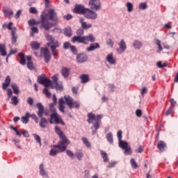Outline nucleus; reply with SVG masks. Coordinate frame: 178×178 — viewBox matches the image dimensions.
<instances>
[{"label":"nucleus","instance_id":"obj_26","mask_svg":"<svg viewBox=\"0 0 178 178\" xmlns=\"http://www.w3.org/2000/svg\"><path fill=\"white\" fill-rule=\"evenodd\" d=\"M3 13L5 15L6 17H8L10 19L13 15H14V13L12 10H8V9H4L3 10Z\"/></svg>","mask_w":178,"mask_h":178},{"label":"nucleus","instance_id":"obj_13","mask_svg":"<svg viewBox=\"0 0 178 178\" xmlns=\"http://www.w3.org/2000/svg\"><path fill=\"white\" fill-rule=\"evenodd\" d=\"M86 9L87 8H85V7L82 5H76L73 12L76 14L84 15Z\"/></svg>","mask_w":178,"mask_h":178},{"label":"nucleus","instance_id":"obj_53","mask_svg":"<svg viewBox=\"0 0 178 178\" xmlns=\"http://www.w3.org/2000/svg\"><path fill=\"white\" fill-rule=\"evenodd\" d=\"M126 6H127V11H129V12H132V11H133V10H134V6H133L132 3H127L126 4Z\"/></svg>","mask_w":178,"mask_h":178},{"label":"nucleus","instance_id":"obj_5","mask_svg":"<svg viewBox=\"0 0 178 178\" xmlns=\"http://www.w3.org/2000/svg\"><path fill=\"white\" fill-rule=\"evenodd\" d=\"M49 122L50 124H60L62 125L65 124V123L63 120L61 116H60L58 114V113H54L51 114L50 119H49Z\"/></svg>","mask_w":178,"mask_h":178},{"label":"nucleus","instance_id":"obj_56","mask_svg":"<svg viewBox=\"0 0 178 178\" xmlns=\"http://www.w3.org/2000/svg\"><path fill=\"white\" fill-rule=\"evenodd\" d=\"M72 45L71 43L69 42H66L63 43V49H68L69 48H71Z\"/></svg>","mask_w":178,"mask_h":178},{"label":"nucleus","instance_id":"obj_48","mask_svg":"<svg viewBox=\"0 0 178 178\" xmlns=\"http://www.w3.org/2000/svg\"><path fill=\"white\" fill-rule=\"evenodd\" d=\"M81 140L83 143L86 145V146H87L88 147H91V143L89 142L88 138L83 137L81 138Z\"/></svg>","mask_w":178,"mask_h":178},{"label":"nucleus","instance_id":"obj_24","mask_svg":"<svg viewBox=\"0 0 178 178\" xmlns=\"http://www.w3.org/2000/svg\"><path fill=\"white\" fill-rule=\"evenodd\" d=\"M88 120L87 122L89 124L93 123L94 120L96 121V115L95 113H89L87 114Z\"/></svg>","mask_w":178,"mask_h":178},{"label":"nucleus","instance_id":"obj_15","mask_svg":"<svg viewBox=\"0 0 178 178\" xmlns=\"http://www.w3.org/2000/svg\"><path fill=\"white\" fill-rule=\"evenodd\" d=\"M88 57L87 56V54H79L76 56V61L79 63H83L86 61H87Z\"/></svg>","mask_w":178,"mask_h":178},{"label":"nucleus","instance_id":"obj_59","mask_svg":"<svg viewBox=\"0 0 178 178\" xmlns=\"http://www.w3.org/2000/svg\"><path fill=\"white\" fill-rule=\"evenodd\" d=\"M7 95H8V100H9L13 96V91L10 88L7 89Z\"/></svg>","mask_w":178,"mask_h":178},{"label":"nucleus","instance_id":"obj_35","mask_svg":"<svg viewBox=\"0 0 178 178\" xmlns=\"http://www.w3.org/2000/svg\"><path fill=\"white\" fill-rule=\"evenodd\" d=\"M79 78L83 83H86L90 81L89 75L88 74H82L79 76Z\"/></svg>","mask_w":178,"mask_h":178},{"label":"nucleus","instance_id":"obj_16","mask_svg":"<svg viewBox=\"0 0 178 178\" xmlns=\"http://www.w3.org/2000/svg\"><path fill=\"white\" fill-rule=\"evenodd\" d=\"M65 103L63 97H61L58 99V110L63 113H64L65 112Z\"/></svg>","mask_w":178,"mask_h":178},{"label":"nucleus","instance_id":"obj_55","mask_svg":"<svg viewBox=\"0 0 178 178\" xmlns=\"http://www.w3.org/2000/svg\"><path fill=\"white\" fill-rule=\"evenodd\" d=\"M31 36H33L34 35H33V33H39V30H38V28H37V27H33V28H31Z\"/></svg>","mask_w":178,"mask_h":178},{"label":"nucleus","instance_id":"obj_60","mask_svg":"<svg viewBox=\"0 0 178 178\" xmlns=\"http://www.w3.org/2000/svg\"><path fill=\"white\" fill-rule=\"evenodd\" d=\"M65 152H66L67 155L68 156H70V158H73V156H74V154L70 149H66Z\"/></svg>","mask_w":178,"mask_h":178},{"label":"nucleus","instance_id":"obj_11","mask_svg":"<svg viewBox=\"0 0 178 178\" xmlns=\"http://www.w3.org/2000/svg\"><path fill=\"white\" fill-rule=\"evenodd\" d=\"M118 45L119 48L116 49V51L118 52V54H122L127 49V44L124 40H121L120 42L118 43Z\"/></svg>","mask_w":178,"mask_h":178},{"label":"nucleus","instance_id":"obj_39","mask_svg":"<svg viewBox=\"0 0 178 178\" xmlns=\"http://www.w3.org/2000/svg\"><path fill=\"white\" fill-rule=\"evenodd\" d=\"M40 175L41 176H47V174L44 170V163H41L40 165Z\"/></svg>","mask_w":178,"mask_h":178},{"label":"nucleus","instance_id":"obj_6","mask_svg":"<svg viewBox=\"0 0 178 178\" xmlns=\"http://www.w3.org/2000/svg\"><path fill=\"white\" fill-rule=\"evenodd\" d=\"M37 81L38 83L42 84L45 88H47L51 85V80L45 77V74L38 76Z\"/></svg>","mask_w":178,"mask_h":178},{"label":"nucleus","instance_id":"obj_18","mask_svg":"<svg viewBox=\"0 0 178 178\" xmlns=\"http://www.w3.org/2000/svg\"><path fill=\"white\" fill-rule=\"evenodd\" d=\"M101 47L99 43H92L88 47L86 48V51H92Z\"/></svg>","mask_w":178,"mask_h":178},{"label":"nucleus","instance_id":"obj_54","mask_svg":"<svg viewBox=\"0 0 178 178\" xmlns=\"http://www.w3.org/2000/svg\"><path fill=\"white\" fill-rule=\"evenodd\" d=\"M144 148L142 145H139L138 149L135 150V152H137L138 154H142V152H144Z\"/></svg>","mask_w":178,"mask_h":178},{"label":"nucleus","instance_id":"obj_29","mask_svg":"<svg viewBox=\"0 0 178 178\" xmlns=\"http://www.w3.org/2000/svg\"><path fill=\"white\" fill-rule=\"evenodd\" d=\"M12 44H15L17 42V36L16 35V29H13L11 31Z\"/></svg>","mask_w":178,"mask_h":178},{"label":"nucleus","instance_id":"obj_31","mask_svg":"<svg viewBox=\"0 0 178 178\" xmlns=\"http://www.w3.org/2000/svg\"><path fill=\"white\" fill-rule=\"evenodd\" d=\"M143 42L139 41V40H134L133 42V47L136 49H140L141 47H143Z\"/></svg>","mask_w":178,"mask_h":178},{"label":"nucleus","instance_id":"obj_2","mask_svg":"<svg viewBox=\"0 0 178 178\" xmlns=\"http://www.w3.org/2000/svg\"><path fill=\"white\" fill-rule=\"evenodd\" d=\"M54 129L55 133L59 136L60 140L58 142L57 145H53V147H59L60 151H65L67 145L70 144V141L58 127L56 126Z\"/></svg>","mask_w":178,"mask_h":178},{"label":"nucleus","instance_id":"obj_33","mask_svg":"<svg viewBox=\"0 0 178 178\" xmlns=\"http://www.w3.org/2000/svg\"><path fill=\"white\" fill-rule=\"evenodd\" d=\"M74 156L76 158L78 161H82L84 154L81 150H79V152L74 153Z\"/></svg>","mask_w":178,"mask_h":178},{"label":"nucleus","instance_id":"obj_14","mask_svg":"<svg viewBox=\"0 0 178 178\" xmlns=\"http://www.w3.org/2000/svg\"><path fill=\"white\" fill-rule=\"evenodd\" d=\"M96 38L94 37L92 34H89L88 35L83 36V44H87L88 42H95Z\"/></svg>","mask_w":178,"mask_h":178},{"label":"nucleus","instance_id":"obj_22","mask_svg":"<svg viewBox=\"0 0 178 178\" xmlns=\"http://www.w3.org/2000/svg\"><path fill=\"white\" fill-rule=\"evenodd\" d=\"M71 42L72 43H76V42H79V43H82L83 44L84 41H83V36L81 37V36H79V35H75L74 37L72 38L71 39Z\"/></svg>","mask_w":178,"mask_h":178},{"label":"nucleus","instance_id":"obj_9","mask_svg":"<svg viewBox=\"0 0 178 178\" xmlns=\"http://www.w3.org/2000/svg\"><path fill=\"white\" fill-rule=\"evenodd\" d=\"M36 108L38 110V111L37 113L38 117L43 118V114H44V115H46V116L49 115V114L47 111H44V108L41 103H38L36 104Z\"/></svg>","mask_w":178,"mask_h":178},{"label":"nucleus","instance_id":"obj_43","mask_svg":"<svg viewBox=\"0 0 178 178\" xmlns=\"http://www.w3.org/2000/svg\"><path fill=\"white\" fill-rule=\"evenodd\" d=\"M130 163H131V166L133 169H137L138 168V165L137 162L136 161L135 159H131Z\"/></svg>","mask_w":178,"mask_h":178},{"label":"nucleus","instance_id":"obj_20","mask_svg":"<svg viewBox=\"0 0 178 178\" xmlns=\"http://www.w3.org/2000/svg\"><path fill=\"white\" fill-rule=\"evenodd\" d=\"M54 149H51L49 151V155L51 156H56L57 154H59L60 152H65V151H61L60 147H54Z\"/></svg>","mask_w":178,"mask_h":178},{"label":"nucleus","instance_id":"obj_64","mask_svg":"<svg viewBox=\"0 0 178 178\" xmlns=\"http://www.w3.org/2000/svg\"><path fill=\"white\" fill-rule=\"evenodd\" d=\"M136 116L138 117V118L141 117L142 115H143V111H142V110H140V109H137V110L136 111Z\"/></svg>","mask_w":178,"mask_h":178},{"label":"nucleus","instance_id":"obj_25","mask_svg":"<svg viewBox=\"0 0 178 178\" xmlns=\"http://www.w3.org/2000/svg\"><path fill=\"white\" fill-rule=\"evenodd\" d=\"M106 60L111 65H114L116 63V60L113 58V54H109L107 55Z\"/></svg>","mask_w":178,"mask_h":178},{"label":"nucleus","instance_id":"obj_50","mask_svg":"<svg viewBox=\"0 0 178 178\" xmlns=\"http://www.w3.org/2000/svg\"><path fill=\"white\" fill-rule=\"evenodd\" d=\"M42 92L46 95L47 98H50L51 96V92H49V90L47 88L43 89Z\"/></svg>","mask_w":178,"mask_h":178},{"label":"nucleus","instance_id":"obj_21","mask_svg":"<svg viewBox=\"0 0 178 178\" xmlns=\"http://www.w3.org/2000/svg\"><path fill=\"white\" fill-rule=\"evenodd\" d=\"M10 76H7L5 79L4 83H2V89L3 90H6L8 88V87L10 86Z\"/></svg>","mask_w":178,"mask_h":178},{"label":"nucleus","instance_id":"obj_30","mask_svg":"<svg viewBox=\"0 0 178 178\" xmlns=\"http://www.w3.org/2000/svg\"><path fill=\"white\" fill-rule=\"evenodd\" d=\"M47 124H48L47 120L45 118H41L40 122L39 123L40 127L44 129L47 127Z\"/></svg>","mask_w":178,"mask_h":178},{"label":"nucleus","instance_id":"obj_7","mask_svg":"<svg viewBox=\"0 0 178 178\" xmlns=\"http://www.w3.org/2000/svg\"><path fill=\"white\" fill-rule=\"evenodd\" d=\"M40 56L44 57V61L47 63L51 60V56L48 48H41Z\"/></svg>","mask_w":178,"mask_h":178},{"label":"nucleus","instance_id":"obj_28","mask_svg":"<svg viewBox=\"0 0 178 178\" xmlns=\"http://www.w3.org/2000/svg\"><path fill=\"white\" fill-rule=\"evenodd\" d=\"M31 60H32V58L31 56H27V58H26V60H27L26 65H27V67L29 70H33L34 69V65H33V63L31 61Z\"/></svg>","mask_w":178,"mask_h":178},{"label":"nucleus","instance_id":"obj_38","mask_svg":"<svg viewBox=\"0 0 178 178\" xmlns=\"http://www.w3.org/2000/svg\"><path fill=\"white\" fill-rule=\"evenodd\" d=\"M18 56L20 58L19 63L22 65H26V59H25L24 54L23 53H19V54H18Z\"/></svg>","mask_w":178,"mask_h":178},{"label":"nucleus","instance_id":"obj_40","mask_svg":"<svg viewBox=\"0 0 178 178\" xmlns=\"http://www.w3.org/2000/svg\"><path fill=\"white\" fill-rule=\"evenodd\" d=\"M155 44L158 46L157 53H161V51L163 50V48L161 45V41L157 39L155 40Z\"/></svg>","mask_w":178,"mask_h":178},{"label":"nucleus","instance_id":"obj_52","mask_svg":"<svg viewBox=\"0 0 178 178\" xmlns=\"http://www.w3.org/2000/svg\"><path fill=\"white\" fill-rule=\"evenodd\" d=\"M77 36L82 37L84 35V29L83 28L79 29L76 32Z\"/></svg>","mask_w":178,"mask_h":178},{"label":"nucleus","instance_id":"obj_61","mask_svg":"<svg viewBox=\"0 0 178 178\" xmlns=\"http://www.w3.org/2000/svg\"><path fill=\"white\" fill-rule=\"evenodd\" d=\"M106 44L108 45L110 47L113 48L114 42H113L111 39H109L106 40Z\"/></svg>","mask_w":178,"mask_h":178},{"label":"nucleus","instance_id":"obj_4","mask_svg":"<svg viewBox=\"0 0 178 178\" xmlns=\"http://www.w3.org/2000/svg\"><path fill=\"white\" fill-rule=\"evenodd\" d=\"M64 99L65 102V104L68 106L70 109L72 108H80V104L78 102L74 101L73 98L69 95H66L64 97Z\"/></svg>","mask_w":178,"mask_h":178},{"label":"nucleus","instance_id":"obj_46","mask_svg":"<svg viewBox=\"0 0 178 178\" xmlns=\"http://www.w3.org/2000/svg\"><path fill=\"white\" fill-rule=\"evenodd\" d=\"M11 88L13 90V92L16 95H18L19 93V88L17 85L15 84H13L11 85Z\"/></svg>","mask_w":178,"mask_h":178},{"label":"nucleus","instance_id":"obj_1","mask_svg":"<svg viewBox=\"0 0 178 178\" xmlns=\"http://www.w3.org/2000/svg\"><path fill=\"white\" fill-rule=\"evenodd\" d=\"M56 22L58 20L57 14L56 12L50 9L48 10L47 13H42L40 15V22L35 21L34 19H31L28 22L29 26H33L35 25L41 24L40 29H44L45 31H49L51 27L54 26V24L49 21Z\"/></svg>","mask_w":178,"mask_h":178},{"label":"nucleus","instance_id":"obj_34","mask_svg":"<svg viewBox=\"0 0 178 178\" xmlns=\"http://www.w3.org/2000/svg\"><path fill=\"white\" fill-rule=\"evenodd\" d=\"M106 138L110 144H113V134L112 132H109L106 134Z\"/></svg>","mask_w":178,"mask_h":178},{"label":"nucleus","instance_id":"obj_62","mask_svg":"<svg viewBox=\"0 0 178 178\" xmlns=\"http://www.w3.org/2000/svg\"><path fill=\"white\" fill-rule=\"evenodd\" d=\"M174 112V108L170 107L169 109L166 111L165 115L168 116L169 115L172 114Z\"/></svg>","mask_w":178,"mask_h":178},{"label":"nucleus","instance_id":"obj_23","mask_svg":"<svg viewBox=\"0 0 178 178\" xmlns=\"http://www.w3.org/2000/svg\"><path fill=\"white\" fill-rule=\"evenodd\" d=\"M70 69L67 67H62L60 73L64 78H68L70 76Z\"/></svg>","mask_w":178,"mask_h":178},{"label":"nucleus","instance_id":"obj_32","mask_svg":"<svg viewBox=\"0 0 178 178\" xmlns=\"http://www.w3.org/2000/svg\"><path fill=\"white\" fill-rule=\"evenodd\" d=\"M30 46L31 47L32 49L33 50H38L40 48V46L41 44H39L38 42L36 41H33V42H31V44H30Z\"/></svg>","mask_w":178,"mask_h":178},{"label":"nucleus","instance_id":"obj_49","mask_svg":"<svg viewBox=\"0 0 178 178\" xmlns=\"http://www.w3.org/2000/svg\"><path fill=\"white\" fill-rule=\"evenodd\" d=\"M156 65L159 68H163V67H168V63H165L162 64V61H159V62H157Z\"/></svg>","mask_w":178,"mask_h":178},{"label":"nucleus","instance_id":"obj_8","mask_svg":"<svg viewBox=\"0 0 178 178\" xmlns=\"http://www.w3.org/2000/svg\"><path fill=\"white\" fill-rule=\"evenodd\" d=\"M89 6H90L92 10H99L102 8V3L100 0H90Z\"/></svg>","mask_w":178,"mask_h":178},{"label":"nucleus","instance_id":"obj_63","mask_svg":"<svg viewBox=\"0 0 178 178\" xmlns=\"http://www.w3.org/2000/svg\"><path fill=\"white\" fill-rule=\"evenodd\" d=\"M139 8L140 9H143V10H145L147 8V5L145 3H142L139 5Z\"/></svg>","mask_w":178,"mask_h":178},{"label":"nucleus","instance_id":"obj_42","mask_svg":"<svg viewBox=\"0 0 178 178\" xmlns=\"http://www.w3.org/2000/svg\"><path fill=\"white\" fill-rule=\"evenodd\" d=\"M119 146L122 148V149H125L127 147H128L129 143L126 141H123L122 140H119Z\"/></svg>","mask_w":178,"mask_h":178},{"label":"nucleus","instance_id":"obj_57","mask_svg":"<svg viewBox=\"0 0 178 178\" xmlns=\"http://www.w3.org/2000/svg\"><path fill=\"white\" fill-rule=\"evenodd\" d=\"M70 49L71 52L73 53L74 54H77L78 50L75 46L71 45Z\"/></svg>","mask_w":178,"mask_h":178},{"label":"nucleus","instance_id":"obj_44","mask_svg":"<svg viewBox=\"0 0 178 178\" xmlns=\"http://www.w3.org/2000/svg\"><path fill=\"white\" fill-rule=\"evenodd\" d=\"M0 54L1 56H6L7 54L5 45H2L1 44H0Z\"/></svg>","mask_w":178,"mask_h":178},{"label":"nucleus","instance_id":"obj_47","mask_svg":"<svg viewBox=\"0 0 178 178\" xmlns=\"http://www.w3.org/2000/svg\"><path fill=\"white\" fill-rule=\"evenodd\" d=\"M11 104L15 106H17L19 104V100L17 97L13 96V97H11Z\"/></svg>","mask_w":178,"mask_h":178},{"label":"nucleus","instance_id":"obj_37","mask_svg":"<svg viewBox=\"0 0 178 178\" xmlns=\"http://www.w3.org/2000/svg\"><path fill=\"white\" fill-rule=\"evenodd\" d=\"M64 34L67 37H71L72 35V30L70 26L64 29Z\"/></svg>","mask_w":178,"mask_h":178},{"label":"nucleus","instance_id":"obj_45","mask_svg":"<svg viewBox=\"0 0 178 178\" xmlns=\"http://www.w3.org/2000/svg\"><path fill=\"white\" fill-rule=\"evenodd\" d=\"M124 149V154L125 155H131L133 152H132L131 146H128Z\"/></svg>","mask_w":178,"mask_h":178},{"label":"nucleus","instance_id":"obj_36","mask_svg":"<svg viewBox=\"0 0 178 178\" xmlns=\"http://www.w3.org/2000/svg\"><path fill=\"white\" fill-rule=\"evenodd\" d=\"M29 118H30V113H26L25 116H22L21 118L22 122H23L24 124H27L29 121Z\"/></svg>","mask_w":178,"mask_h":178},{"label":"nucleus","instance_id":"obj_19","mask_svg":"<svg viewBox=\"0 0 178 178\" xmlns=\"http://www.w3.org/2000/svg\"><path fill=\"white\" fill-rule=\"evenodd\" d=\"M79 22L81 24V29H83V30L90 29L92 26V24H87V22H85L83 19H80Z\"/></svg>","mask_w":178,"mask_h":178},{"label":"nucleus","instance_id":"obj_10","mask_svg":"<svg viewBox=\"0 0 178 178\" xmlns=\"http://www.w3.org/2000/svg\"><path fill=\"white\" fill-rule=\"evenodd\" d=\"M83 15L87 19H95L97 18V14L95 12L88 8H86Z\"/></svg>","mask_w":178,"mask_h":178},{"label":"nucleus","instance_id":"obj_17","mask_svg":"<svg viewBox=\"0 0 178 178\" xmlns=\"http://www.w3.org/2000/svg\"><path fill=\"white\" fill-rule=\"evenodd\" d=\"M166 147H167V144L164 141L161 140L157 144V148L159 149V150L161 152H164V151L165 150Z\"/></svg>","mask_w":178,"mask_h":178},{"label":"nucleus","instance_id":"obj_3","mask_svg":"<svg viewBox=\"0 0 178 178\" xmlns=\"http://www.w3.org/2000/svg\"><path fill=\"white\" fill-rule=\"evenodd\" d=\"M46 40L49 41L47 45L50 47L53 56H57L58 54L56 51V48L60 47L58 41L55 40L51 35H46Z\"/></svg>","mask_w":178,"mask_h":178},{"label":"nucleus","instance_id":"obj_27","mask_svg":"<svg viewBox=\"0 0 178 178\" xmlns=\"http://www.w3.org/2000/svg\"><path fill=\"white\" fill-rule=\"evenodd\" d=\"M93 127L95 128V130L92 131V135L96 134L97 133V130L99 129L100 127V120H97L96 122H95V123H93Z\"/></svg>","mask_w":178,"mask_h":178},{"label":"nucleus","instance_id":"obj_12","mask_svg":"<svg viewBox=\"0 0 178 178\" xmlns=\"http://www.w3.org/2000/svg\"><path fill=\"white\" fill-rule=\"evenodd\" d=\"M51 79H52V83L55 85V88L57 90H63V86L58 82V74H56V75H54L53 76H51Z\"/></svg>","mask_w":178,"mask_h":178},{"label":"nucleus","instance_id":"obj_58","mask_svg":"<svg viewBox=\"0 0 178 178\" xmlns=\"http://www.w3.org/2000/svg\"><path fill=\"white\" fill-rule=\"evenodd\" d=\"M29 13H31V14H38V10L36 9V8L35 7H31L29 8Z\"/></svg>","mask_w":178,"mask_h":178},{"label":"nucleus","instance_id":"obj_41","mask_svg":"<svg viewBox=\"0 0 178 178\" xmlns=\"http://www.w3.org/2000/svg\"><path fill=\"white\" fill-rule=\"evenodd\" d=\"M100 154L102 155V159L104 161V162H108V154L106 152L101 150L100 151Z\"/></svg>","mask_w":178,"mask_h":178},{"label":"nucleus","instance_id":"obj_51","mask_svg":"<svg viewBox=\"0 0 178 178\" xmlns=\"http://www.w3.org/2000/svg\"><path fill=\"white\" fill-rule=\"evenodd\" d=\"M33 136L38 143H39L40 145L42 144L41 138L40 136L37 135L36 134H33Z\"/></svg>","mask_w":178,"mask_h":178}]
</instances>
